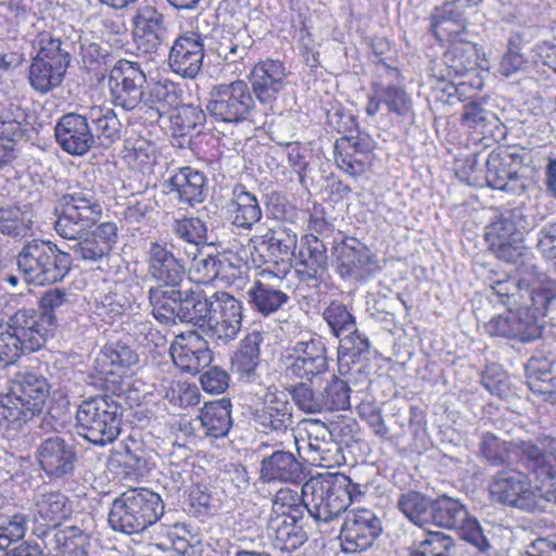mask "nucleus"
<instances>
[{
  "instance_id": "61",
  "label": "nucleus",
  "mask_w": 556,
  "mask_h": 556,
  "mask_svg": "<svg viewBox=\"0 0 556 556\" xmlns=\"http://www.w3.org/2000/svg\"><path fill=\"white\" fill-rule=\"evenodd\" d=\"M321 392L324 403L326 404V412L345 410L350 408L351 388L345 380L332 376Z\"/></svg>"
},
{
  "instance_id": "31",
  "label": "nucleus",
  "mask_w": 556,
  "mask_h": 556,
  "mask_svg": "<svg viewBox=\"0 0 556 556\" xmlns=\"http://www.w3.org/2000/svg\"><path fill=\"white\" fill-rule=\"evenodd\" d=\"M166 184L167 193L180 205L194 207L206 199V177L204 173L190 166L178 168Z\"/></svg>"
},
{
  "instance_id": "22",
  "label": "nucleus",
  "mask_w": 556,
  "mask_h": 556,
  "mask_svg": "<svg viewBox=\"0 0 556 556\" xmlns=\"http://www.w3.org/2000/svg\"><path fill=\"white\" fill-rule=\"evenodd\" d=\"M336 270L342 279L361 281L367 279L375 264L369 249L354 237H346L333 248Z\"/></svg>"
},
{
  "instance_id": "34",
  "label": "nucleus",
  "mask_w": 556,
  "mask_h": 556,
  "mask_svg": "<svg viewBox=\"0 0 556 556\" xmlns=\"http://www.w3.org/2000/svg\"><path fill=\"white\" fill-rule=\"evenodd\" d=\"M302 475L303 467L291 452L277 450L261 462L260 479L265 483H299Z\"/></svg>"
},
{
  "instance_id": "20",
  "label": "nucleus",
  "mask_w": 556,
  "mask_h": 556,
  "mask_svg": "<svg viewBox=\"0 0 556 556\" xmlns=\"http://www.w3.org/2000/svg\"><path fill=\"white\" fill-rule=\"evenodd\" d=\"M137 353L124 344L105 345L97 358V370L108 391L113 394L124 392L125 380L134 365Z\"/></svg>"
},
{
  "instance_id": "6",
  "label": "nucleus",
  "mask_w": 556,
  "mask_h": 556,
  "mask_svg": "<svg viewBox=\"0 0 556 556\" xmlns=\"http://www.w3.org/2000/svg\"><path fill=\"white\" fill-rule=\"evenodd\" d=\"M73 257L50 240L24 242L16 255V266L28 285L46 286L62 281L70 273Z\"/></svg>"
},
{
  "instance_id": "45",
  "label": "nucleus",
  "mask_w": 556,
  "mask_h": 556,
  "mask_svg": "<svg viewBox=\"0 0 556 556\" xmlns=\"http://www.w3.org/2000/svg\"><path fill=\"white\" fill-rule=\"evenodd\" d=\"M231 403L223 397L205 403L199 415V420L205 435L213 438L226 437L232 426Z\"/></svg>"
},
{
  "instance_id": "52",
  "label": "nucleus",
  "mask_w": 556,
  "mask_h": 556,
  "mask_svg": "<svg viewBox=\"0 0 556 556\" xmlns=\"http://www.w3.org/2000/svg\"><path fill=\"white\" fill-rule=\"evenodd\" d=\"M170 230L176 238L190 244L195 252L207 241V225L200 217L176 218L172 223Z\"/></svg>"
},
{
  "instance_id": "12",
  "label": "nucleus",
  "mask_w": 556,
  "mask_h": 556,
  "mask_svg": "<svg viewBox=\"0 0 556 556\" xmlns=\"http://www.w3.org/2000/svg\"><path fill=\"white\" fill-rule=\"evenodd\" d=\"M170 300H165L152 308L154 318L164 325H175L177 321L204 326L210 313H212L214 293L207 295L200 288L177 290Z\"/></svg>"
},
{
  "instance_id": "64",
  "label": "nucleus",
  "mask_w": 556,
  "mask_h": 556,
  "mask_svg": "<svg viewBox=\"0 0 556 556\" xmlns=\"http://www.w3.org/2000/svg\"><path fill=\"white\" fill-rule=\"evenodd\" d=\"M376 94H380L382 103L390 113L403 116L410 109V101L405 90L399 85L376 86Z\"/></svg>"
},
{
  "instance_id": "39",
  "label": "nucleus",
  "mask_w": 556,
  "mask_h": 556,
  "mask_svg": "<svg viewBox=\"0 0 556 556\" xmlns=\"http://www.w3.org/2000/svg\"><path fill=\"white\" fill-rule=\"evenodd\" d=\"M372 148V141L367 136H343L337 139L334 143L336 164L341 170L352 177L361 176L366 170V162L351 161V151L358 153L359 156H367Z\"/></svg>"
},
{
  "instance_id": "62",
  "label": "nucleus",
  "mask_w": 556,
  "mask_h": 556,
  "mask_svg": "<svg viewBox=\"0 0 556 556\" xmlns=\"http://www.w3.org/2000/svg\"><path fill=\"white\" fill-rule=\"evenodd\" d=\"M28 529V516L16 513L0 521V551L8 549L13 543L21 541Z\"/></svg>"
},
{
  "instance_id": "33",
  "label": "nucleus",
  "mask_w": 556,
  "mask_h": 556,
  "mask_svg": "<svg viewBox=\"0 0 556 556\" xmlns=\"http://www.w3.org/2000/svg\"><path fill=\"white\" fill-rule=\"evenodd\" d=\"M328 268L326 244L315 235H306L300 248L296 274L302 282L317 286Z\"/></svg>"
},
{
  "instance_id": "40",
  "label": "nucleus",
  "mask_w": 556,
  "mask_h": 556,
  "mask_svg": "<svg viewBox=\"0 0 556 556\" xmlns=\"http://www.w3.org/2000/svg\"><path fill=\"white\" fill-rule=\"evenodd\" d=\"M429 526L442 529H460L469 520L467 507L458 500L448 495L432 498Z\"/></svg>"
},
{
  "instance_id": "25",
  "label": "nucleus",
  "mask_w": 556,
  "mask_h": 556,
  "mask_svg": "<svg viewBox=\"0 0 556 556\" xmlns=\"http://www.w3.org/2000/svg\"><path fill=\"white\" fill-rule=\"evenodd\" d=\"M132 25L135 45L143 54L156 53L168 37L165 17L154 7L146 5L137 10Z\"/></svg>"
},
{
  "instance_id": "55",
  "label": "nucleus",
  "mask_w": 556,
  "mask_h": 556,
  "mask_svg": "<svg viewBox=\"0 0 556 556\" xmlns=\"http://www.w3.org/2000/svg\"><path fill=\"white\" fill-rule=\"evenodd\" d=\"M31 219L18 206L5 205L0 207V232L2 235L12 238L25 237L31 229Z\"/></svg>"
},
{
  "instance_id": "47",
  "label": "nucleus",
  "mask_w": 556,
  "mask_h": 556,
  "mask_svg": "<svg viewBox=\"0 0 556 556\" xmlns=\"http://www.w3.org/2000/svg\"><path fill=\"white\" fill-rule=\"evenodd\" d=\"M66 72L67 68L62 65L31 59L27 78L34 91L47 94L62 85Z\"/></svg>"
},
{
  "instance_id": "56",
  "label": "nucleus",
  "mask_w": 556,
  "mask_h": 556,
  "mask_svg": "<svg viewBox=\"0 0 556 556\" xmlns=\"http://www.w3.org/2000/svg\"><path fill=\"white\" fill-rule=\"evenodd\" d=\"M309 381L298 382L289 390L296 407L305 414H320L326 412L323 392L315 391Z\"/></svg>"
},
{
  "instance_id": "44",
  "label": "nucleus",
  "mask_w": 556,
  "mask_h": 556,
  "mask_svg": "<svg viewBox=\"0 0 556 556\" xmlns=\"http://www.w3.org/2000/svg\"><path fill=\"white\" fill-rule=\"evenodd\" d=\"M43 543L55 556H90V536L75 526L64 527L63 532L53 533Z\"/></svg>"
},
{
  "instance_id": "11",
  "label": "nucleus",
  "mask_w": 556,
  "mask_h": 556,
  "mask_svg": "<svg viewBox=\"0 0 556 556\" xmlns=\"http://www.w3.org/2000/svg\"><path fill=\"white\" fill-rule=\"evenodd\" d=\"M148 275L154 285L148 290L151 308L164 305L180 290L186 276L184 262L176 257L172 251L159 242H152L147 251Z\"/></svg>"
},
{
  "instance_id": "24",
  "label": "nucleus",
  "mask_w": 556,
  "mask_h": 556,
  "mask_svg": "<svg viewBox=\"0 0 556 556\" xmlns=\"http://www.w3.org/2000/svg\"><path fill=\"white\" fill-rule=\"evenodd\" d=\"M292 414L293 408L287 394L276 388H268L262 405L253 413V420L258 431L281 434L293 424Z\"/></svg>"
},
{
  "instance_id": "54",
  "label": "nucleus",
  "mask_w": 556,
  "mask_h": 556,
  "mask_svg": "<svg viewBox=\"0 0 556 556\" xmlns=\"http://www.w3.org/2000/svg\"><path fill=\"white\" fill-rule=\"evenodd\" d=\"M323 319L327 323L331 334L341 339L356 327L355 317L348 307L340 302L332 301L323 312Z\"/></svg>"
},
{
  "instance_id": "49",
  "label": "nucleus",
  "mask_w": 556,
  "mask_h": 556,
  "mask_svg": "<svg viewBox=\"0 0 556 556\" xmlns=\"http://www.w3.org/2000/svg\"><path fill=\"white\" fill-rule=\"evenodd\" d=\"M432 498L417 491H407L399 496L396 507L414 525L429 527Z\"/></svg>"
},
{
  "instance_id": "4",
  "label": "nucleus",
  "mask_w": 556,
  "mask_h": 556,
  "mask_svg": "<svg viewBox=\"0 0 556 556\" xmlns=\"http://www.w3.org/2000/svg\"><path fill=\"white\" fill-rule=\"evenodd\" d=\"M491 498L526 513L546 511L556 505L553 484L533 486L529 476L517 469L497 471L489 484Z\"/></svg>"
},
{
  "instance_id": "58",
  "label": "nucleus",
  "mask_w": 556,
  "mask_h": 556,
  "mask_svg": "<svg viewBox=\"0 0 556 556\" xmlns=\"http://www.w3.org/2000/svg\"><path fill=\"white\" fill-rule=\"evenodd\" d=\"M27 115L20 104L10 102L0 110V135L13 141L24 135Z\"/></svg>"
},
{
  "instance_id": "63",
  "label": "nucleus",
  "mask_w": 556,
  "mask_h": 556,
  "mask_svg": "<svg viewBox=\"0 0 556 556\" xmlns=\"http://www.w3.org/2000/svg\"><path fill=\"white\" fill-rule=\"evenodd\" d=\"M479 447L481 456L491 466H502L509 459V444L490 432L482 434Z\"/></svg>"
},
{
  "instance_id": "18",
  "label": "nucleus",
  "mask_w": 556,
  "mask_h": 556,
  "mask_svg": "<svg viewBox=\"0 0 556 556\" xmlns=\"http://www.w3.org/2000/svg\"><path fill=\"white\" fill-rule=\"evenodd\" d=\"M286 374L288 377L313 382L315 378L329 370V357L326 344L320 339L298 341L287 356Z\"/></svg>"
},
{
  "instance_id": "14",
  "label": "nucleus",
  "mask_w": 556,
  "mask_h": 556,
  "mask_svg": "<svg viewBox=\"0 0 556 556\" xmlns=\"http://www.w3.org/2000/svg\"><path fill=\"white\" fill-rule=\"evenodd\" d=\"M146 73L138 62L117 61L108 77L111 102L125 111H132L146 94Z\"/></svg>"
},
{
  "instance_id": "27",
  "label": "nucleus",
  "mask_w": 556,
  "mask_h": 556,
  "mask_svg": "<svg viewBox=\"0 0 556 556\" xmlns=\"http://www.w3.org/2000/svg\"><path fill=\"white\" fill-rule=\"evenodd\" d=\"M170 356L178 368L191 375L199 374L213 359L207 341L197 331L176 337L170 345Z\"/></svg>"
},
{
  "instance_id": "10",
  "label": "nucleus",
  "mask_w": 556,
  "mask_h": 556,
  "mask_svg": "<svg viewBox=\"0 0 556 556\" xmlns=\"http://www.w3.org/2000/svg\"><path fill=\"white\" fill-rule=\"evenodd\" d=\"M351 479L343 473L312 477L302 485L306 513L317 522H329L351 505Z\"/></svg>"
},
{
  "instance_id": "60",
  "label": "nucleus",
  "mask_w": 556,
  "mask_h": 556,
  "mask_svg": "<svg viewBox=\"0 0 556 556\" xmlns=\"http://www.w3.org/2000/svg\"><path fill=\"white\" fill-rule=\"evenodd\" d=\"M125 466L131 469L136 476H144L150 470V453L142 440L135 434H129L124 444Z\"/></svg>"
},
{
  "instance_id": "50",
  "label": "nucleus",
  "mask_w": 556,
  "mask_h": 556,
  "mask_svg": "<svg viewBox=\"0 0 556 556\" xmlns=\"http://www.w3.org/2000/svg\"><path fill=\"white\" fill-rule=\"evenodd\" d=\"M468 20L458 4H446L432 15V26L447 34L451 40H458L466 34Z\"/></svg>"
},
{
  "instance_id": "3",
  "label": "nucleus",
  "mask_w": 556,
  "mask_h": 556,
  "mask_svg": "<svg viewBox=\"0 0 556 556\" xmlns=\"http://www.w3.org/2000/svg\"><path fill=\"white\" fill-rule=\"evenodd\" d=\"M54 328L52 315L34 308H20L5 323L0 321V369L15 363L24 353L38 351Z\"/></svg>"
},
{
  "instance_id": "9",
  "label": "nucleus",
  "mask_w": 556,
  "mask_h": 556,
  "mask_svg": "<svg viewBox=\"0 0 556 556\" xmlns=\"http://www.w3.org/2000/svg\"><path fill=\"white\" fill-rule=\"evenodd\" d=\"M528 227L520 208L495 214L485 226L484 238L497 258L519 264V270L533 277L530 268L532 256H528L523 244V232Z\"/></svg>"
},
{
  "instance_id": "36",
  "label": "nucleus",
  "mask_w": 556,
  "mask_h": 556,
  "mask_svg": "<svg viewBox=\"0 0 556 556\" xmlns=\"http://www.w3.org/2000/svg\"><path fill=\"white\" fill-rule=\"evenodd\" d=\"M303 518L294 516L268 518L266 533L273 546L288 553L302 546L307 540L303 529Z\"/></svg>"
},
{
  "instance_id": "2",
  "label": "nucleus",
  "mask_w": 556,
  "mask_h": 556,
  "mask_svg": "<svg viewBox=\"0 0 556 556\" xmlns=\"http://www.w3.org/2000/svg\"><path fill=\"white\" fill-rule=\"evenodd\" d=\"M533 277L523 285L522 279L507 277L491 285L490 299L506 306L508 313L491 318L484 326L490 336L529 343L542 337L544 326L541 317L548 303L556 298V281L541 273L536 265L530 266Z\"/></svg>"
},
{
  "instance_id": "38",
  "label": "nucleus",
  "mask_w": 556,
  "mask_h": 556,
  "mask_svg": "<svg viewBox=\"0 0 556 556\" xmlns=\"http://www.w3.org/2000/svg\"><path fill=\"white\" fill-rule=\"evenodd\" d=\"M262 342V333L252 331L243 338L239 349L231 357V371L240 381L249 383L258 379L257 368L261 361L260 345Z\"/></svg>"
},
{
  "instance_id": "48",
  "label": "nucleus",
  "mask_w": 556,
  "mask_h": 556,
  "mask_svg": "<svg viewBox=\"0 0 556 556\" xmlns=\"http://www.w3.org/2000/svg\"><path fill=\"white\" fill-rule=\"evenodd\" d=\"M31 46L36 50L33 59L68 68L72 58L60 37L50 31H40L31 41Z\"/></svg>"
},
{
  "instance_id": "7",
  "label": "nucleus",
  "mask_w": 556,
  "mask_h": 556,
  "mask_svg": "<svg viewBox=\"0 0 556 556\" xmlns=\"http://www.w3.org/2000/svg\"><path fill=\"white\" fill-rule=\"evenodd\" d=\"M97 394L80 402L76 409L77 433L94 445L113 443L121 433L124 414L119 393Z\"/></svg>"
},
{
  "instance_id": "21",
  "label": "nucleus",
  "mask_w": 556,
  "mask_h": 556,
  "mask_svg": "<svg viewBox=\"0 0 556 556\" xmlns=\"http://www.w3.org/2000/svg\"><path fill=\"white\" fill-rule=\"evenodd\" d=\"M206 36L189 30L180 34L168 52V66L182 78L193 79L202 70Z\"/></svg>"
},
{
  "instance_id": "35",
  "label": "nucleus",
  "mask_w": 556,
  "mask_h": 556,
  "mask_svg": "<svg viewBox=\"0 0 556 556\" xmlns=\"http://www.w3.org/2000/svg\"><path fill=\"white\" fill-rule=\"evenodd\" d=\"M226 215L231 225L244 230H251L263 217L256 195L240 184L232 189V197L226 205Z\"/></svg>"
},
{
  "instance_id": "57",
  "label": "nucleus",
  "mask_w": 556,
  "mask_h": 556,
  "mask_svg": "<svg viewBox=\"0 0 556 556\" xmlns=\"http://www.w3.org/2000/svg\"><path fill=\"white\" fill-rule=\"evenodd\" d=\"M306 508L302 501V494L289 488H282L276 492L271 501V511L268 518L275 517H304Z\"/></svg>"
},
{
  "instance_id": "37",
  "label": "nucleus",
  "mask_w": 556,
  "mask_h": 556,
  "mask_svg": "<svg viewBox=\"0 0 556 556\" xmlns=\"http://www.w3.org/2000/svg\"><path fill=\"white\" fill-rule=\"evenodd\" d=\"M370 354L368 337L356 327L340 339L338 346V365L341 375H352L351 365H358L355 369L362 372L367 367Z\"/></svg>"
},
{
  "instance_id": "59",
  "label": "nucleus",
  "mask_w": 556,
  "mask_h": 556,
  "mask_svg": "<svg viewBox=\"0 0 556 556\" xmlns=\"http://www.w3.org/2000/svg\"><path fill=\"white\" fill-rule=\"evenodd\" d=\"M456 544L454 540L443 532H429L408 555L424 556H455Z\"/></svg>"
},
{
  "instance_id": "42",
  "label": "nucleus",
  "mask_w": 556,
  "mask_h": 556,
  "mask_svg": "<svg viewBox=\"0 0 556 556\" xmlns=\"http://www.w3.org/2000/svg\"><path fill=\"white\" fill-rule=\"evenodd\" d=\"M253 46L252 36L241 28L219 43L218 55L228 66H232V74L240 76L247 68V60H250Z\"/></svg>"
},
{
  "instance_id": "51",
  "label": "nucleus",
  "mask_w": 556,
  "mask_h": 556,
  "mask_svg": "<svg viewBox=\"0 0 556 556\" xmlns=\"http://www.w3.org/2000/svg\"><path fill=\"white\" fill-rule=\"evenodd\" d=\"M205 122V113L194 105H182L170 116L173 136L185 137L199 134Z\"/></svg>"
},
{
  "instance_id": "13",
  "label": "nucleus",
  "mask_w": 556,
  "mask_h": 556,
  "mask_svg": "<svg viewBox=\"0 0 556 556\" xmlns=\"http://www.w3.org/2000/svg\"><path fill=\"white\" fill-rule=\"evenodd\" d=\"M255 103L248 84L235 80L212 88L206 104L208 114L217 122L237 124L247 119Z\"/></svg>"
},
{
  "instance_id": "29",
  "label": "nucleus",
  "mask_w": 556,
  "mask_h": 556,
  "mask_svg": "<svg viewBox=\"0 0 556 556\" xmlns=\"http://www.w3.org/2000/svg\"><path fill=\"white\" fill-rule=\"evenodd\" d=\"M520 464L534 473L542 484L553 478V462L556 454V439L543 435L535 442L519 441L516 443Z\"/></svg>"
},
{
  "instance_id": "41",
  "label": "nucleus",
  "mask_w": 556,
  "mask_h": 556,
  "mask_svg": "<svg viewBox=\"0 0 556 556\" xmlns=\"http://www.w3.org/2000/svg\"><path fill=\"white\" fill-rule=\"evenodd\" d=\"M88 119L92 124L93 148H109L121 139L123 125L113 109L92 106Z\"/></svg>"
},
{
  "instance_id": "1",
  "label": "nucleus",
  "mask_w": 556,
  "mask_h": 556,
  "mask_svg": "<svg viewBox=\"0 0 556 556\" xmlns=\"http://www.w3.org/2000/svg\"><path fill=\"white\" fill-rule=\"evenodd\" d=\"M101 189V186L90 182L78 184L68 188L55 206L56 233L75 241L71 247L74 257L91 265L108 261L118 239V228L113 222L101 223L86 233L102 218Z\"/></svg>"
},
{
  "instance_id": "46",
  "label": "nucleus",
  "mask_w": 556,
  "mask_h": 556,
  "mask_svg": "<svg viewBox=\"0 0 556 556\" xmlns=\"http://www.w3.org/2000/svg\"><path fill=\"white\" fill-rule=\"evenodd\" d=\"M450 50L444 54L445 72L448 77H462L476 70L478 65L477 45L459 38L453 40Z\"/></svg>"
},
{
  "instance_id": "5",
  "label": "nucleus",
  "mask_w": 556,
  "mask_h": 556,
  "mask_svg": "<svg viewBox=\"0 0 556 556\" xmlns=\"http://www.w3.org/2000/svg\"><path fill=\"white\" fill-rule=\"evenodd\" d=\"M164 514V503L148 488H134L113 500L108 522L114 532L131 535L154 525Z\"/></svg>"
},
{
  "instance_id": "26",
  "label": "nucleus",
  "mask_w": 556,
  "mask_h": 556,
  "mask_svg": "<svg viewBox=\"0 0 556 556\" xmlns=\"http://www.w3.org/2000/svg\"><path fill=\"white\" fill-rule=\"evenodd\" d=\"M54 137L63 151L71 155H84L93 148V137L88 113H67L54 126Z\"/></svg>"
},
{
  "instance_id": "53",
  "label": "nucleus",
  "mask_w": 556,
  "mask_h": 556,
  "mask_svg": "<svg viewBox=\"0 0 556 556\" xmlns=\"http://www.w3.org/2000/svg\"><path fill=\"white\" fill-rule=\"evenodd\" d=\"M123 159L134 169H150L155 162L154 146L143 138L127 140Z\"/></svg>"
},
{
  "instance_id": "30",
  "label": "nucleus",
  "mask_w": 556,
  "mask_h": 556,
  "mask_svg": "<svg viewBox=\"0 0 556 556\" xmlns=\"http://www.w3.org/2000/svg\"><path fill=\"white\" fill-rule=\"evenodd\" d=\"M303 426L313 462H318L320 466L327 468L341 465L344 456L340 452V446L332 440L330 425L308 418L303 420Z\"/></svg>"
},
{
  "instance_id": "43",
  "label": "nucleus",
  "mask_w": 556,
  "mask_h": 556,
  "mask_svg": "<svg viewBox=\"0 0 556 556\" xmlns=\"http://www.w3.org/2000/svg\"><path fill=\"white\" fill-rule=\"evenodd\" d=\"M263 276L253 282L248 290V299L251 307L264 316L277 312L289 301V295L277 286Z\"/></svg>"
},
{
  "instance_id": "32",
  "label": "nucleus",
  "mask_w": 556,
  "mask_h": 556,
  "mask_svg": "<svg viewBox=\"0 0 556 556\" xmlns=\"http://www.w3.org/2000/svg\"><path fill=\"white\" fill-rule=\"evenodd\" d=\"M296 215L295 207L291 205H283L281 211L278 205H275L274 216L276 219H281L282 223L269 229L264 236V242H267L268 249L281 260L295 256L299 228L294 222Z\"/></svg>"
},
{
  "instance_id": "19",
  "label": "nucleus",
  "mask_w": 556,
  "mask_h": 556,
  "mask_svg": "<svg viewBox=\"0 0 556 556\" xmlns=\"http://www.w3.org/2000/svg\"><path fill=\"white\" fill-rule=\"evenodd\" d=\"M212 313L206 319L208 336L226 344L233 341L242 327V304L227 292L214 293Z\"/></svg>"
},
{
  "instance_id": "17",
  "label": "nucleus",
  "mask_w": 556,
  "mask_h": 556,
  "mask_svg": "<svg viewBox=\"0 0 556 556\" xmlns=\"http://www.w3.org/2000/svg\"><path fill=\"white\" fill-rule=\"evenodd\" d=\"M382 533V521L375 511L367 508L349 511L340 530L342 551L354 554L374 545Z\"/></svg>"
},
{
  "instance_id": "8",
  "label": "nucleus",
  "mask_w": 556,
  "mask_h": 556,
  "mask_svg": "<svg viewBox=\"0 0 556 556\" xmlns=\"http://www.w3.org/2000/svg\"><path fill=\"white\" fill-rule=\"evenodd\" d=\"M50 394L46 377L34 370L15 374L9 391L1 396L3 418L14 429H20L39 416Z\"/></svg>"
},
{
  "instance_id": "23",
  "label": "nucleus",
  "mask_w": 556,
  "mask_h": 556,
  "mask_svg": "<svg viewBox=\"0 0 556 556\" xmlns=\"http://www.w3.org/2000/svg\"><path fill=\"white\" fill-rule=\"evenodd\" d=\"M485 180L493 189L520 194L526 179L519 174L521 161L505 149L493 150L485 161Z\"/></svg>"
},
{
  "instance_id": "16",
  "label": "nucleus",
  "mask_w": 556,
  "mask_h": 556,
  "mask_svg": "<svg viewBox=\"0 0 556 556\" xmlns=\"http://www.w3.org/2000/svg\"><path fill=\"white\" fill-rule=\"evenodd\" d=\"M33 533L43 542L55 532H63L60 525L72 515V503L60 491L38 492L31 506Z\"/></svg>"
},
{
  "instance_id": "28",
  "label": "nucleus",
  "mask_w": 556,
  "mask_h": 556,
  "mask_svg": "<svg viewBox=\"0 0 556 556\" xmlns=\"http://www.w3.org/2000/svg\"><path fill=\"white\" fill-rule=\"evenodd\" d=\"M248 78L253 94L264 104H273L287 85L283 63L271 59L256 63Z\"/></svg>"
},
{
  "instance_id": "15",
  "label": "nucleus",
  "mask_w": 556,
  "mask_h": 556,
  "mask_svg": "<svg viewBox=\"0 0 556 556\" xmlns=\"http://www.w3.org/2000/svg\"><path fill=\"white\" fill-rule=\"evenodd\" d=\"M35 457L50 481L71 478L78 463L77 447L74 441L61 435L42 439L36 448Z\"/></svg>"
}]
</instances>
